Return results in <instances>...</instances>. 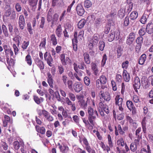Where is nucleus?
Here are the masks:
<instances>
[{"mask_svg":"<svg viewBox=\"0 0 153 153\" xmlns=\"http://www.w3.org/2000/svg\"><path fill=\"white\" fill-rule=\"evenodd\" d=\"M79 105H80L81 107L83 109H85L87 108L88 105H87V104L84 100L80 102Z\"/></svg>","mask_w":153,"mask_h":153,"instance_id":"59","label":"nucleus"},{"mask_svg":"<svg viewBox=\"0 0 153 153\" xmlns=\"http://www.w3.org/2000/svg\"><path fill=\"white\" fill-rule=\"evenodd\" d=\"M133 85L135 91L138 92L137 89H139L140 87V82L139 78L137 76L134 78V80L133 82Z\"/></svg>","mask_w":153,"mask_h":153,"instance_id":"7","label":"nucleus"},{"mask_svg":"<svg viewBox=\"0 0 153 153\" xmlns=\"http://www.w3.org/2000/svg\"><path fill=\"white\" fill-rule=\"evenodd\" d=\"M25 61L29 66L31 65L32 63L31 57L29 54L27 55L25 57Z\"/></svg>","mask_w":153,"mask_h":153,"instance_id":"41","label":"nucleus"},{"mask_svg":"<svg viewBox=\"0 0 153 153\" xmlns=\"http://www.w3.org/2000/svg\"><path fill=\"white\" fill-rule=\"evenodd\" d=\"M88 116H91L94 115H97V116L98 117V114L97 111L94 110L91 107L89 106L88 109Z\"/></svg>","mask_w":153,"mask_h":153,"instance_id":"22","label":"nucleus"},{"mask_svg":"<svg viewBox=\"0 0 153 153\" xmlns=\"http://www.w3.org/2000/svg\"><path fill=\"white\" fill-rule=\"evenodd\" d=\"M60 59L61 62L63 65H67L65 60V55L64 54H62L60 55Z\"/></svg>","mask_w":153,"mask_h":153,"instance_id":"50","label":"nucleus"},{"mask_svg":"<svg viewBox=\"0 0 153 153\" xmlns=\"http://www.w3.org/2000/svg\"><path fill=\"white\" fill-rule=\"evenodd\" d=\"M45 60L47 62L49 66L51 67L53 63V60L51 53L48 52H46L44 54Z\"/></svg>","mask_w":153,"mask_h":153,"instance_id":"4","label":"nucleus"},{"mask_svg":"<svg viewBox=\"0 0 153 153\" xmlns=\"http://www.w3.org/2000/svg\"><path fill=\"white\" fill-rule=\"evenodd\" d=\"M11 13V10L9 9L6 10L5 14L4 15L3 19L7 18L10 17Z\"/></svg>","mask_w":153,"mask_h":153,"instance_id":"52","label":"nucleus"},{"mask_svg":"<svg viewBox=\"0 0 153 153\" xmlns=\"http://www.w3.org/2000/svg\"><path fill=\"white\" fill-rule=\"evenodd\" d=\"M148 18V16L144 14L141 17L140 22L143 24H145L147 21V19Z\"/></svg>","mask_w":153,"mask_h":153,"instance_id":"42","label":"nucleus"},{"mask_svg":"<svg viewBox=\"0 0 153 153\" xmlns=\"http://www.w3.org/2000/svg\"><path fill=\"white\" fill-rule=\"evenodd\" d=\"M102 83L101 82V81L99 79H97L96 81V85L97 88H101L102 89V90H104L105 87L103 88V87L102 86Z\"/></svg>","mask_w":153,"mask_h":153,"instance_id":"55","label":"nucleus"},{"mask_svg":"<svg viewBox=\"0 0 153 153\" xmlns=\"http://www.w3.org/2000/svg\"><path fill=\"white\" fill-rule=\"evenodd\" d=\"M84 60L86 63L89 64L91 62L89 54L87 52H85L83 54Z\"/></svg>","mask_w":153,"mask_h":153,"instance_id":"28","label":"nucleus"},{"mask_svg":"<svg viewBox=\"0 0 153 153\" xmlns=\"http://www.w3.org/2000/svg\"><path fill=\"white\" fill-rule=\"evenodd\" d=\"M55 33L58 38H60L62 33V26L61 25H58L55 30Z\"/></svg>","mask_w":153,"mask_h":153,"instance_id":"20","label":"nucleus"},{"mask_svg":"<svg viewBox=\"0 0 153 153\" xmlns=\"http://www.w3.org/2000/svg\"><path fill=\"white\" fill-rule=\"evenodd\" d=\"M76 8L78 14L81 16H82L84 13L85 10L81 4H78Z\"/></svg>","mask_w":153,"mask_h":153,"instance_id":"12","label":"nucleus"},{"mask_svg":"<svg viewBox=\"0 0 153 153\" xmlns=\"http://www.w3.org/2000/svg\"><path fill=\"white\" fill-rule=\"evenodd\" d=\"M84 5L85 7L89 8L92 5V3L90 0H86L84 1Z\"/></svg>","mask_w":153,"mask_h":153,"instance_id":"54","label":"nucleus"},{"mask_svg":"<svg viewBox=\"0 0 153 153\" xmlns=\"http://www.w3.org/2000/svg\"><path fill=\"white\" fill-rule=\"evenodd\" d=\"M86 22V21L83 19L79 21L77 24V27L79 29H82L85 26Z\"/></svg>","mask_w":153,"mask_h":153,"instance_id":"31","label":"nucleus"},{"mask_svg":"<svg viewBox=\"0 0 153 153\" xmlns=\"http://www.w3.org/2000/svg\"><path fill=\"white\" fill-rule=\"evenodd\" d=\"M141 83L142 86L144 88L146 89L149 88V82L146 78H142Z\"/></svg>","mask_w":153,"mask_h":153,"instance_id":"27","label":"nucleus"},{"mask_svg":"<svg viewBox=\"0 0 153 153\" xmlns=\"http://www.w3.org/2000/svg\"><path fill=\"white\" fill-rule=\"evenodd\" d=\"M49 41L53 46H55L57 45L58 43L57 39L54 34H52L50 35Z\"/></svg>","mask_w":153,"mask_h":153,"instance_id":"13","label":"nucleus"},{"mask_svg":"<svg viewBox=\"0 0 153 153\" xmlns=\"http://www.w3.org/2000/svg\"><path fill=\"white\" fill-rule=\"evenodd\" d=\"M146 59V56L143 53L141 55L139 59V63L140 65H143Z\"/></svg>","mask_w":153,"mask_h":153,"instance_id":"33","label":"nucleus"},{"mask_svg":"<svg viewBox=\"0 0 153 153\" xmlns=\"http://www.w3.org/2000/svg\"><path fill=\"white\" fill-rule=\"evenodd\" d=\"M13 40L16 42H17V45L18 46H19L21 40V37L19 35H17L13 39Z\"/></svg>","mask_w":153,"mask_h":153,"instance_id":"46","label":"nucleus"},{"mask_svg":"<svg viewBox=\"0 0 153 153\" xmlns=\"http://www.w3.org/2000/svg\"><path fill=\"white\" fill-rule=\"evenodd\" d=\"M59 18V15L57 13H55L53 18V21L52 22V24L53 25L55 22H56Z\"/></svg>","mask_w":153,"mask_h":153,"instance_id":"62","label":"nucleus"},{"mask_svg":"<svg viewBox=\"0 0 153 153\" xmlns=\"http://www.w3.org/2000/svg\"><path fill=\"white\" fill-rule=\"evenodd\" d=\"M99 36L98 34H94L89 40V42L92 43L94 45L97 44L99 40Z\"/></svg>","mask_w":153,"mask_h":153,"instance_id":"16","label":"nucleus"},{"mask_svg":"<svg viewBox=\"0 0 153 153\" xmlns=\"http://www.w3.org/2000/svg\"><path fill=\"white\" fill-rule=\"evenodd\" d=\"M147 118L146 117H144L141 122L143 131L144 133H146V123L147 122Z\"/></svg>","mask_w":153,"mask_h":153,"instance_id":"19","label":"nucleus"},{"mask_svg":"<svg viewBox=\"0 0 153 153\" xmlns=\"http://www.w3.org/2000/svg\"><path fill=\"white\" fill-rule=\"evenodd\" d=\"M116 13L117 11L115 9L113 8L111 9V13L107 16V18L108 19L109 21H111L112 20L116 15Z\"/></svg>","mask_w":153,"mask_h":153,"instance_id":"18","label":"nucleus"},{"mask_svg":"<svg viewBox=\"0 0 153 153\" xmlns=\"http://www.w3.org/2000/svg\"><path fill=\"white\" fill-rule=\"evenodd\" d=\"M24 145V143L22 142L19 143L17 141H15L13 143V145L14 148L16 150H18L20 146H22Z\"/></svg>","mask_w":153,"mask_h":153,"instance_id":"32","label":"nucleus"},{"mask_svg":"<svg viewBox=\"0 0 153 153\" xmlns=\"http://www.w3.org/2000/svg\"><path fill=\"white\" fill-rule=\"evenodd\" d=\"M48 76V82L50 87L52 88L53 85V81L52 75L50 73H48L47 74Z\"/></svg>","mask_w":153,"mask_h":153,"instance_id":"25","label":"nucleus"},{"mask_svg":"<svg viewBox=\"0 0 153 153\" xmlns=\"http://www.w3.org/2000/svg\"><path fill=\"white\" fill-rule=\"evenodd\" d=\"M46 37H44L42 39L39 45V47L42 48H45L46 44Z\"/></svg>","mask_w":153,"mask_h":153,"instance_id":"49","label":"nucleus"},{"mask_svg":"<svg viewBox=\"0 0 153 153\" xmlns=\"http://www.w3.org/2000/svg\"><path fill=\"white\" fill-rule=\"evenodd\" d=\"M99 50L101 51H103L105 46V42L102 41L99 42Z\"/></svg>","mask_w":153,"mask_h":153,"instance_id":"56","label":"nucleus"},{"mask_svg":"<svg viewBox=\"0 0 153 153\" xmlns=\"http://www.w3.org/2000/svg\"><path fill=\"white\" fill-rule=\"evenodd\" d=\"M129 17L128 16H126L124 20L123 24L125 27L128 26L129 24Z\"/></svg>","mask_w":153,"mask_h":153,"instance_id":"57","label":"nucleus"},{"mask_svg":"<svg viewBox=\"0 0 153 153\" xmlns=\"http://www.w3.org/2000/svg\"><path fill=\"white\" fill-rule=\"evenodd\" d=\"M123 99L120 97L119 95H117L115 98V104L119 106V109L121 111H123V108L122 107Z\"/></svg>","mask_w":153,"mask_h":153,"instance_id":"5","label":"nucleus"},{"mask_svg":"<svg viewBox=\"0 0 153 153\" xmlns=\"http://www.w3.org/2000/svg\"><path fill=\"white\" fill-rule=\"evenodd\" d=\"M132 99L135 105L141 102L140 97L136 95H133L132 97Z\"/></svg>","mask_w":153,"mask_h":153,"instance_id":"38","label":"nucleus"},{"mask_svg":"<svg viewBox=\"0 0 153 153\" xmlns=\"http://www.w3.org/2000/svg\"><path fill=\"white\" fill-rule=\"evenodd\" d=\"M123 75L124 81L126 82H128L130 80V76L129 74L124 71Z\"/></svg>","mask_w":153,"mask_h":153,"instance_id":"43","label":"nucleus"},{"mask_svg":"<svg viewBox=\"0 0 153 153\" xmlns=\"http://www.w3.org/2000/svg\"><path fill=\"white\" fill-rule=\"evenodd\" d=\"M45 23V19L44 17H42L40 20L39 27L43 29Z\"/></svg>","mask_w":153,"mask_h":153,"instance_id":"51","label":"nucleus"},{"mask_svg":"<svg viewBox=\"0 0 153 153\" xmlns=\"http://www.w3.org/2000/svg\"><path fill=\"white\" fill-rule=\"evenodd\" d=\"M4 120H3V126L6 127L8 123L11 124L12 123V120L11 119L10 117L8 116L5 115H4Z\"/></svg>","mask_w":153,"mask_h":153,"instance_id":"15","label":"nucleus"},{"mask_svg":"<svg viewBox=\"0 0 153 153\" xmlns=\"http://www.w3.org/2000/svg\"><path fill=\"white\" fill-rule=\"evenodd\" d=\"M38 0H29V5L33 7L36 6L37 4Z\"/></svg>","mask_w":153,"mask_h":153,"instance_id":"60","label":"nucleus"},{"mask_svg":"<svg viewBox=\"0 0 153 153\" xmlns=\"http://www.w3.org/2000/svg\"><path fill=\"white\" fill-rule=\"evenodd\" d=\"M147 150L145 148H143L140 150V153H151V150L149 145H147Z\"/></svg>","mask_w":153,"mask_h":153,"instance_id":"44","label":"nucleus"},{"mask_svg":"<svg viewBox=\"0 0 153 153\" xmlns=\"http://www.w3.org/2000/svg\"><path fill=\"white\" fill-rule=\"evenodd\" d=\"M97 115L88 116V120L89 123L91 125L94 126L95 120L96 118Z\"/></svg>","mask_w":153,"mask_h":153,"instance_id":"29","label":"nucleus"},{"mask_svg":"<svg viewBox=\"0 0 153 153\" xmlns=\"http://www.w3.org/2000/svg\"><path fill=\"white\" fill-rule=\"evenodd\" d=\"M77 36L78 33L77 32H74V38L72 39V41L73 50L75 51H77V44L78 42Z\"/></svg>","mask_w":153,"mask_h":153,"instance_id":"9","label":"nucleus"},{"mask_svg":"<svg viewBox=\"0 0 153 153\" xmlns=\"http://www.w3.org/2000/svg\"><path fill=\"white\" fill-rule=\"evenodd\" d=\"M99 95L100 100H102L103 102H104L105 100L109 101L111 100L110 94L107 91H104V90H101L99 93Z\"/></svg>","mask_w":153,"mask_h":153,"instance_id":"1","label":"nucleus"},{"mask_svg":"<svg viewBox=\"0 0 153 153\" xmlns=\"http://www.w3.org/2000/svg\"><path fill=\"white\" fill-rule=\"evenodd\" d=\"M117 144L118 146H120L123 147L125 144L123 139L122 138H120L117 140Z\"/></svg>","mask_w":153,"mask_h":153,"instance_id":"48","label":"nucleus"},{"mask_svg":"<svg viewBox=\"0 0 153 153\" xmlns=\"http://www.w3.org/2000/svg\"><path fill=\"white\" fill-rule=\"evenodd\" d=\"M6 58H12L13 57L14 58L13 56V53L12 49H11L5 53Z\"/></svg>","mask_w":153,"mask_h":153,"instance_id":"40","label":"nucleus"},{"mask_svg":"<svg viewBox=\"0 0 153 153\" xmlns=\"http://www.w3.org/2000/svg\"><path fill=\"white\" fill-rule=\"evenodd\" d=\"M128 129V127L126 126H124L122 128L120 124H118L117 126H115V134L117 136L119 135V133L121 135H123L125 134V131Z\"/></svg>","mask_w":153,"mask_h":153,"instance_id":"3","label":"nucleus"},{"mask_svg":"<svg viewBox=\"0 0 153 153\" xmlns=\"http://www.w3.org/2000/svg\"><path fill=\"white\" fill-rule=\"evenodd\" d=\"M137 145L135 144L134 142L132 143L130 146V149L131 150L132 152H135L137 149Z\"/></svg>","mask_w":153,"mask_h":153,"instance_id":"53","label":"nucleus"},{"mask_svg":"<svg viewBox=\"0 0 153 153\" xmlns=\"http://www.w3.org/2000/svg\"><path fill=\"white\" fill-rule=\"evenodd\" d=\"M126 105L128 109L132 111L133 115H135L137 113L136 109L133 102L130 100H127L126 102Z\"/></svg>","mask_w":153,"mask_h":153,"instance_id":"6","label":"nucleus"},{"mask_svg":"<svg viewBox=\"0 0 153 153\" xmlns=\"http://www.w3.org/2000/svg\"><path fill=\"white\" fill-rule=\"evenodd\" d=\"M73 87L74 91L76 92L79 93L82 89V85L80 83L76 82L74 85Z\"/></svg>","mask_w":153,"mask_h":153,"instance_id":"11","label":"nucleus"},{"mask_svg":"<svg viewBox=\"0 0 153 153\" xmlns=\"http://www.w3.org/2000/svg\"><path fill=\"white\" fill-rule=\"evenodd\" d=\"M7 61L9 66H13L14 65L15 62L12 58H6Z\"/></svg>","mask_w":153,"mask_h":153,"instance_id":"47","label":"nucleus"},{"mask_svg":"<svg viewBox=\"0 0 153 153\" xmlns=\"http://www.w3.org/2000/svg\"><path fill=\"white\" fill-rule=\"evenodd\" d=\"M146 33V29L145 28L142 27L139 30L138 33L140 36H142Z\"/></svg>","mask_w":153,"mask_h":153,"instance_id":"64","label":"nucleus"},{"mask_svg":"<svg viewBox=\"0 0 153 153\" xmlns=\"http://www.w3.org/2000/svg\"><path fill=\"white\" fill-rule=\"evenodd\" d=\"M62 0H52V6L54 7L56 6H59L61 4Z\"/></svg>","mask_w":153,"mask_h":153,"instance_id":"36","label":"nucleus"},{"mask_svg":"<svg viewBox=\"0 0 153 153\" xmlns=\"http://www.w3.org/2000/svg\"><path fill=\"white\" fill-rule=\"evenodd\" d=\"M44 117L46 119V120L49 122H52L54 120L53 117L50 114L48 111L45 114Z\"/></svg>","mask_w":153,"mask_h":153,"instance_id":"30","label":"nucleus"},{"mask_svg":"<svg viewBox=\"0 0 153 153\" xmlns=\"http://www.w3.org/2000/svg\"><path fill=\"white\" fill-rule=\"evenodd\" d=\"M120 32L118 30H111L108 36V41L111 42L115 39L116 40H118L119 39Z\"/></svg>","mask_w":153,"mask_h":153,"instance_id":"2","label":"nucleus"},{"mask_svg":"<svg viewBox=\"0 0 153 153\" xmlns=\"http://www.w3.org/2000/svg\"><path fill=\"white\" fill-rule=\"evenodd\" d=\"M84 31L83 30H82L80 31L78 34L77 38L79 40H82L83 38V35L84 34Z\"/></svg>","mask_w":153,"mask_h":153,"instance_id":"63","label":"nucleus"},{"mask_svg":"<svg viewBox=\"0 0 153 153\" xmlns=\"http://www.w3.org/2000/svg\"><path fill=\"white\" fill-rule=\"evenodd\" d=\"M100 145L104 151H106L108 153L109 152L111 151L110 147L108 145H105L103 142H101Z\"/></svg>","mask_w":153,"mask_h":153,"instance_id":"23","label":"nucleus"},{"mask_svg":"<svg viewBox=\"0 0 153 153\" xmlns=\"http://www.w3.org/2000/svg\"><path fill=\"white\" fill-rule=\"evenodd\" d=\"M146 32L149 34L153 33V24L152 23L148 24L146 28Z\"/></svg>","mask_w":153,"mask_h":153,"instance_id":"24","label":"nucleus"},{"mask_svg":"<svg viewBox=\"0 0 153 153\" xmlns=\"http://www.w3.org/2000/svg\"><path fill=\"white\" fill-rule=\"evenodd\" d=\"M79 141L81 143L82 142H83V144H84L85 146V147H90L89 145V143L87 139L85 137H80Z\"/></svg>","mask_w":153,"mask_h":153,"instance_id":"26","label":"nucleus"},{"mask_svg":"<svg viewBox=\"0 0 153 153\" xmlns=\"http://www.w3.org/2000/svg\"><path fill=\"white\" fill-rule=\"evenodd\" d=\"M138 13L137 12L133 11L132 12L130 15V18L132 20L135 19L138 17Z\"/></svg>","mask_w":153,"mask_h":153,"instance_id":"39","label":"nucleus"},{"mask_svg":"<svg viewBox=\"0 0 153 153\" xmlns=\"http://www.w3.org/2000/svg\"><path fill=\"white\" fill-rule=\"evenodd\" d=\"M36 131L39 134L42 135L45 134L46 129L44 126H40L38 125H36L35 126Z\"/></svg>","mask_w":153,"mask_h":153,"instance_id":"14","label":"nucleus"},{"mask_svg":"<svg viewBox=\"0 0 153 153\" xmlns=\"http://www.w3.org/2000/svg\"><path fill=\"white\" fill-rule=\"evenodd\" d=\"M135 38V33L134 32L130 33L127 37L126 43L130 45L134 41Z\"/></svg>","mask_w":153,"mask_h":153,"instance_id":"8","label":"nucleus"},{"mask_svg":"<svg viewBox=\"0 0 153 153\" xmlns=\"http://www.w3.org/2000/svg\"><path fill=\"white\" fill-rule=\"evenodd\" d=\"M107 139L108 146L110 148H112L113 147V143L112 141L111 137L110 134L108 135Z\"/></svg>","mask_w":153,"mask_h":153,"instance_id":"45","label":"nucleus"},{"mask_svg":"<svg viewBox=\"0 0 153 153\" xmlns=\"http://www.w3.org/2000/svg\"><path fill=\"white\" fill-rule=\"evenodd\" d=\"M99 80L101 81V82L102 83V84H105L107 81V79L106 77L104 75H101L99 79Z\"/></svg>","mask_w":153,"mask_h":153,"instance_id":"61","label":"nucleus"},{"mask_svg":"<svg viewBox=\"0 0 153 153\" xmlns=\"http://www.w3.org/2000/svg\"><path fill=\"white\" fill-rule=\"evenodd\" d=\"M66 103L69 105H71V108L73 111H75L76 109V108L75 104H73L72 102L68 97L65 98Z\"/></svg>","mask_w":153,"mask_h":153,"instance_id":"21","label":"nucleus"},{"mask_svg":"<svg viewBox=\"0 0 153 153\" xmlns=\"http://www.w3.org/2000/svg\"><path fill=\"white\" fill-rule=\"evenodd\" d=\"M18 24L20 29L22 30L24 28L25 23L24 16L22 15L19 16Z\"/></svg>","mask_w":153,"mask_h":153,"instance_id":"10","label":"nucleus"},{"mask_svg":"<svg viewBox=\"0 0 153 153\" xmlns=\"http://www.w3.org/2000/svg\"><path fill=\"white\" fill-rule=\"evenodd\" d=\"M58 145L61 152L62 153H67L69 150V148L67 146L64 144H63V145H61L59 143H58Z\"/></svg>","mask_w":153,"mask_h":153,"instance_id":"17","label":"nucleus"},{"mask_svg":"<svg viewBox=\"0 0 153 153\" xmlns=\"http://www.w3.org/2000/svg\"><path fill=\"white\" fill-rule=\"evenodd\" d=\"M2 28L3 33L5 37H8L9 35L7 29L6 25L3 24L2 25Z\"/></svg>","mask_w":153,"mask_h":153,"instance_id":"37","label":"nucleus"},{"mask_svg":"<svg viewBox=\"0 0 153 153\" xmlns=\"http://www.w3.org/2000/svg\"><path fill=\"white\" fill-rule=\"evenodd\" d=\"M29 41H27L26 42L25 41H24L23 43L22 44V47L23 49V50H25L26 49L28 46L29 45Z\"/></svg>","mask_w":153,"mask_h":153,"instance_id":"58","label":"nucleus"},{"mask_svg":"<svg viewBox=\"0 0 153 153\" xmlns=\"http://www.w3.org/2000/svg\"><path fill=\"white\" fill-rule=\"evenodd\" d=\"M33 99L35 102L38 105L39 104L43 101V98L40 97L39 98L36 95H34L33 96Z\"/></svg>","mask_w":153,"mask_h":153,"instance_id":"34","label":"nucleus"},{"mask_svg":"<svg viewBox=\"0 0 153 153\" xmlns=\"http://www.w3.org/2000/svg\"><path fill=\"white\" fill-rule=\"evenodd\" d=\"M47 19L48 22H50L53 19L52 9L51 8L49 9L47 16Z\"/></svg>","mask_w":153,"mask_h":153,"instance_id":"35","label":"nucleus"}]
</instances>
